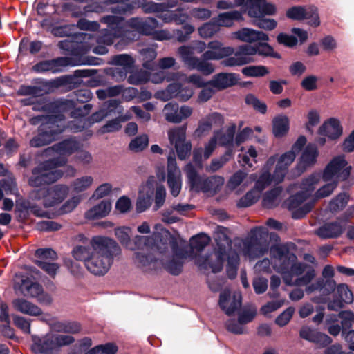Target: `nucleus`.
I'll return each instance as SVG.
<instances>
[{"label": "nucleus", "mask_w": 354, "mask_h": 354, "mask_svg": "<svg viewBox=\"0 0 354 354\" xmlns=\"http://www.w3.org/2000/svg\"><path fill=\"white\" fill-rule=\"evenodd\" d=\"M164 114L166 120L170 122L179 123L181 122L178 114V105L177 104L168 103L165 106Z\"/></svg>", "instance_id": "nucleus-47"}, {"label": "nucleus", "mask_w": 354, "mask_h": 354, "mask_svg": "<svg viewBox=\"0 0 354 354\" xmlns=\"http://www.w3.org/2000/svg\"><path fill=\"white\" fill-rule=\"evenodd\" d=\"M149 145V137L147 134H142L133 139L129 145V148L133 152H140L146 149Z\"/></svg>", "instance_id": "nucleus-48"}, {"label": "nucleus", "mask_w": 354, "mask_h": 354, "mask_svg": "<svg viewBox=\"0 0 354 354\" xmlns=\"http://www.w3.org/2000/svg\"><path fill=\"white\" fill-rule=\"evenodd\" d=\"M82 147V145L75 138L65 139L63 141L54 145L51 148L47 149L48 151H53L57 154L62 156L58 158H65L71 155L75 154L76 151Z\"/></svg>", "instance_id": "nucleus-23"}, {"label": "nucleus", "mask_w": 354, "mask_h": 354, "mask_svg": "<svg viewBox=\"0 0 354 354\" xmlns=\"http://www.w3.org/2000/svg\"><path fill=\"white\" fill-rule=\"evenodd\" d=\"M271 254L274 259V270L283 274V279L288 286H304L315 277V270L306 264L295 263L297 257L284 245L271 247Z\"/></svg>", "instance_id": "nucleus-2"}, {"label": "nucleus", "mask_w": 354, "mask_h": 354, "mask_svg": "<svg viewBox=\"0 0 354 354\" xmlns=\"http://www.w3.org/2000/svg\"><path fill=\"white\" fill-rule=\"evenodd\" d=\"M257 157V152L256 149L250 146L245 153L239 154L238 156L239 162L243 167H252L253 163H256V158Z\"/></svg>", "instance_id": "nucleus-45"}, {"label": "nucleus", "mask_w": 354, "mask_h": 354, "mask_svg": "<svg viewBox=\"0 0 354 354\" xmlns=\"http://www.w3.org/2000/svg\"><path fill=\"white\" fill-rule=\"evenodd\" d=\"M111 203L109 200H102L84 213V218L88 221L97 220L106 217L111 210Z\"/></svg>", "instance_id": "nucleus-27"}, {"label": "nucleus", "mask_w": 354, "mask_h": 354, "mask_svg": "<svg viewBox=\"0 0 354 354\" xmlns=\"http://www.w3.org/2000/svg\"><path fill=\"white\" fill-rule=\"evenodd\" d=\"M337 292L339 299L344 304H351L353 301L352 292L348 289V286L344 284L339 285L337 288Z\"/></svg>", "instance_id": "nucleus-58"}, {"label": "nucleus", "mask_w": 354, "mask_h": 354, "mask_svg": "<svg viewBox=\"0 0 354 354\" xmlns=\"http://www.w3.org/2000/svg\"><path fill=\"white\" fill-rule=\"evenodd\" d=\"M193 94L192 88L188 86L183 87L178 83H173L170 84L165 90L157 92L155 96L165 102L172 98L185 102L190 99Z\"/></svg>", "instance_id": "nucleus-16"}, {"label": "nucleus", "mask_w": 354, "mask_h": 354, "mask_svg": "<svg viewBox=\"0 0 354 354\" xmlns=\"http://www.w3.org/2000/svg\"><path fill=\"white\" fill-rule=\"evenodd\" d=\"M247 174L243 171L235 172L229 179L227 183V187L230 190H234L243 182L246 178Z\"/></svg>", "instance_id": "nucleus-56"}, {"label": "nucleus", "mask_w": 354, "mask_h": 354, "mask_svg": "<svg viewBox=\"0 0 354 354\" xmlns=\"http://www.w3.org/2000/svg\"><path fill=\"white\" fill-rule=\"evenodd\" d=\"M245 12L252 18L257 19L264 15H272L276 12L274 5L266 0H247Z\"/></svg>", "instance_id": "nucleus-20"}, {"label": "nucleus", "mask_w": 354, "mask_h": 354, "mask_svg": "<svg viewBox=\"0 0 354 354\" xmlns=\"http://www.w3.org/2000/svg\"><path fill=\"white\" fill-rule=\"evenodd\" d=\"M184 256L176 254L173 259L166 264V268L172 274L178 275L180 273L183 267Z\"/></svg>", "instance_id": "nucleus-51"}, {"label": "nucleus", "mask_w": 354, "mask_h": 354, "mask_svg": "<svg viewBox=\"0 0 354 354\" xmlns=\"http://www.w3.org/2000/svg\"><path fill=\"white\" fill-rule=\"evenodd\" d=\"M218 24V28L221 27H232L234 25V21H239L243 19L242 12L238 10H233L220 13L216 17L213 19Z\"/></svg>", "instance_id": "nucleus-33"}, {"label": "nucleus", "mask_w": 354, "mask_h": 354, "mask_svg": "<svg viewBox=\"0 0 354 354\" xmlns=\"http://www.w3.org/2000/svg\"><path fill=\"white\" fill-rule=\"evenodd\" d=\"M131 230L128 227H120L115 229V235L120 242L131 250L142 248L152 243V239L149 236H136L133 241L130 240Z\"/></svg>", "instance_id": "nucleus-15"}, {"label": "nucleus", "mask_w": 354, "mask_h": 354, "mask_svg": "<svg viewBox=\"0 0 354 354\" xmlns=\"http://www.w3.org/2000/svg\"><path fill=\"white\" fill-rule=\"evenodd\" d=\"M351 169V166L348 165L343 156L333 158L323 174V179L327 183L317 191L316 198L328 196L334 191L339 181L344 180L349 176Z\"/></svg>", "instance_id": "nucleus-8"}, {"label": "nucleus", "mask_w": 354, "mask_h": 354, "mask_svg": "<svg viewBox=\"0 0 354 354\" xmlns=\"http://www.w3.org/2000/svg\"><path fill=\"white\" fill-rule=\"evenodd\" d=\"M295 158L296 155L292 151L269 157L262 168L258 186L262 189L265 186L282 183Z\"/></svg>", "instance_id": "nucleus-4"}, {"label": "nucleus", "mask_w": 354, "mask_h": 354, "mask_svg": "<svg viewBox=\"0 0 354 354\" xmlns=\"http://www.w3.org/2000/svg\"><path fill=\"white\" fill-rule=\"evenodd\" d=\"M234 48L230 46H223L222 42L218 40L209 41L207 44V50L201 55V60H220L233 55Z\"/></svg>", "instance_id": "nucleus-21"}, {"label": "nucleus", "mask_w": 354, "mask_h": 354, "mask_svg": "<svg viewBox=\"0 0 354 354\" xmlns=\"http://www.w3.org/2000/svg\"><path fill=\"white\" fill-rule=\"evenodd\" d=\"M234 38L247 43L268 41V35L262 31L252 28H243L233 33Z\"/></svg>", "instance_id": "nucleus-25"}, {"label": "nucleus", "mask_w": 354, "mask_h": 354, "mask_svg": "<svg viewBox=\"0 0 354 354\" xmlns=\"http://www.w3.org/2000/svg\"><path fill=\"white\" fill-rule=\"evenodd\" d=\"M156 184L153 177L149 178L146 183L142 184L139 189L138 194L142 196L151 198L154 193L155 185Z\"/></svg>", "instance_id": "nucleus-57"}, {"label": "nucleus", "mask_w": 354, "mask_h": 354, "mask_svg": "<svg viewBox=\"0 0 354 354\" xmlns=\"http://www.w3.org/2000/svg\"><path fill=\"white\" fill-rule=\"evenodd\" d=\"M174 147L179 159L185 160L190 155L192 144L189 141L185 140Z\"/></svg>", "instance_id": "nucleus-63"}, {"label": "nucleus", "mask_w": 354, "mask_h": 354, "mask_svg": "<svg viewBox=\"0 0 354 354\" xmlns=\"http://www.w3.org/2000/svg\"><path fill=\"white\" fill-rule=\"evenodd\" d=\"M61 115H39L30 120L32 124L41 122L38 134L30 141V145L33 147H40L54 141L57 135L65 129Z\"/></svg>", "instance_id": "nucleus-6"}, {"label": "nucleus", "mask_w": 354, "mask_h": 354, "mask_svg": "<svg viewBox=\"0 0 354 354\" xmlns=\"http://www.w3.org/2000/svg\"><path fill=\"white\" fill-rule=\"evenodd\" d=\"M257 51L255 45H241L235 52L234 51V56L224 59L222 64L228 67L240 66L249 64L254 61L252 56L257 55Z\"/></svg>", "instance_id": "nucleus-14"}, {"label": "nucleus", "mask_w": 354, "mask_h": 354, "mask_svg": "<svg viewBox=\"0 0 354 354\" xmlns=\"http://www.w3.org/2000/svg\"><path fill=\"white\" fill-rule=\"evenodd\" d=\"M217 146V133L213 134L209 141L205 145L204 149H194L193 151L194 161L201 165L203 160H207L213 153Z\"/></svg>", "instance_id": "nucleus-28"}, {"label": "nucleus", "mask_w": 354, "mask_h": 354, "mask_svg": "<svg viewBox=\"0 0 354 354\" xmlns=\"http://www.w3.org/2000/svg\"><path fill=\"white\" fill-rule=\"evenodd\" d=\"M185 171L187 176L191 188L196 191L202 178L197 175L195 169L191 164H189L185 167Z\"/></svg>", "instance_id": "nucleus-52"}, {"label": "nucleus", "mask_w": 354, "mask_h": 354, "mask_svg": "<svg viewBox=\"0 0 354 354\" xmlns=\"http://www.w3.org/2000/svg\"><path fill=\"white\" fill-rule=\"evenodd\" d=\"M241 305V295L234 292L231 295L228 290H225L220 294L219 306L227 315H232Z\"/></svg>", "instance_id": "nucleus-22"}, {"label": "nucleus", "mask_w": 354, "mask_h": 354, "mask_svg": "<svg viewBox=\"0 0 354 354\" xmlns=\"http://www.w3.org/2000/svg\"><path fill=\"white\" fill-rule=\"evenodd\" d=\"M66 163V160L62 158H53L39 164L32 170V174L28 180V185L39 187L56 182L63 176V171L56 168L64 166Z\"/></svg>", "instance_id": "nucleus-9"}, {"label": "nucleus", "mask_w": 354, "mask_h": 354, "mask_svg": "<svg viewBox=\"0 0 354 354\" xmlns=\"http://www.w3.org/2000/svg\"><path fill=\"white\" fill-rule=\"evenodd\" d=\"M259 182V178L257 180L254 188L248 192L243 198L240 199L238 203L239 207H249L257 201L260 197L261 192L268 187L265 186L261 189L259 186H258Z\"/></svg>", "instance_id": "nucleus-37"}, {"label": "nucleus", "mask_w": 354, "mask_h": 354, "mask_svg": "<svg viewBox=\"0 0 354 354\" xmlns=\"http://www.w3.org/2000/svg\"><path fill=\"white\" fill-rule=\"evenodd\" d=\"M121 253L117 242L107 236H95L89 241V247L75 246L73 257L84 263L86 269L95 275H104L112 266L114 258Z\"/></svg>", "instance_id": "nucleus-1"}, {"label": "nucleus", "mask_w": 354, "mask_h": 354, "mask_svg": "<svg viewBox=\"0 0 354 354\" xmlns=\"http://www.w3.org/2000/svg\"><path fill=\"white\" fill-rule=\"evenodd\" d=\"M252 24L261 29L270 31L274 30L277 27V23L273 19H268L261 17L254 19L252 21Z\"/></svg>", "instance_id": "nucleus-55"}, {"label": "nucleus", "mask_w": 354, "mask_h": 354, "mask_svg": "<svg viewBox=\"0 0 354 354\" xmlns=\"http://www.w3.org/2000/svg\"><path fill=\"white\" fill-rule=\"evenodd\" d=\"M177 53L184 64L190 70L196 69L205 75H209L215 71V66L212 63L194 56V48L191 46L185 45L179 47Z\"/></svg>", "instance_id": "nucleus-12"}, {"label": "nucleus", "mask_w": 354, "mask_h": 354, "mask_svg": "<svg viewBox=\"0 0 354 354\" xmlns=\"http://www.w3.org/2000/svg\"><path fill=\"white\" fill-rule=\"evenodd\" d=\"M73 160L77 163L86 165L91 163L93 157L88 151L82 149V147L75 153V156H73Z\"/></svg>", "instance_id": "nucleus-62"}, {"label": "nucleus", "mask_w": 354, "mask_h": 354, "mask_svg": "<svg viewBox=\"0 0 354 354\" xmlns=\"http://www.w3.org/2000/svg\"><path fill=\"white\" fill-rule=\"evenodd\" d=\"M317 154V150L315 145H308L301 155L300 164L304 168L314 164Z\"/></svg>", "instance_id": "nucleus-42"}, {"label": "nucleus", "mask_w": 354, "mask_h": 354, "mask_svg": "<svg viewBox=\"0 0 354 354\" xmlns=\"http://www.w3.org/2000/svg\"><path fill=\"white\" fill-rule=\"evenodd\" d=\"M193 206L189 204H177L171 207L172 209H166L162 213V221L166 223H173L177 221V218L171 216L174 211L177 212L180 214L185 215L187 212L192 209Z\"/></svg>", "instance_id": "nucleus-35"}, {"label": "nucleus", "mask_w": 354, "mask_h": 354, "mask_svg": "<svg viewBox=\"0 0 354 354\" xmlns=\"http://www.w3.org/2000/svg\"><path fill=\"white\" fill-rule=\"evenodd\" d=\"M236 129V124H230L225 131H215L213 134L217 133V143L226 147L232 144Z\"/></svg>", "instance_id": "nucleus-38"}, {"label": "nucleus", "mask_w": 354, "mask_h": 354, "mask_svg": "<svg viewBox=\"0 0 354 354\" xmlns=\"http://www.w3.org/2000/svg\"><path fill=\"white\" fill-rule=\"evenodd\" d=\"M167 184L171 195L176 197L181 190L182 180L180 171L176 166L174 153L168 156Z\"/></svg>", "instance_id": "nucleus-17"}, {"label": "nucleus", "mask_w": 354, "mask_h": 354, "mask_svg": "<svg viewBox=\"0 0 354 354\" xmlns=\"http://www.w3.org/2000/svg\"><path fill=\"white\" fill-rule=\"evenodd\" d=\"M36 264L46 272L51 277H54L59 268V266L55 263L49 261H36Z\"/></svg>", "instance_id": "nucleus-60"}, {"label": "nucleus", "mask_w": 354, "mask_h": 354, "mask_svg": "<svg viewBox=\"0 0 354 354\" xmlns=\"http://www.w3.org/2000/svg\"><path fill=\"white\" fill-rule=\"evenodd\" d=\"M233 151L232 149L227 150L224 155L218 158L212 160L210 164L207 166L206 170L209 172H215L222 168L226 162H227L232 156Z\"/></svg>", "instance_id": "nucleus-44"}, {"label": "nucleus", "mask_w": 354, "mask_h": 354, "mask_svg": "<svg viewBox=\"0 0 354 354\" xmlns=\"http://www.w3.org/2000/svg\"><path fill=\"white\" fill-rule=\"evenodd\" d=\"M102 21L108 25L109 28L105 29L100 33V35L84 34L82 39L84 46L81 49L82 53H86L92 49L95 54L104 55L107 53L105 46L101 44L111 45L115 37L121 35L122 20L116 16H106L102 19Z\"/></svg>", "instance_id": "nucleus-5"}, {"label": "nucleus", "mask_w": 354, "mask_h": 354, "mask_svg": "<svg viewBox=\"0 0 354 354\" xmlns=\"http://www.w3.org/2000/svg\"><path fill=\"white\" fill-rule=\"evenodd\" d=\"M319 180V175H312L301 184L302 191L291 196L286 201V206L291 211L294 218H301L313 207L315 200L311 196L312 192Z\"/></svg>", "instance_id": "nucleus-7"}, {"label": "nucleus", "mask_w": 354, "mask_h": 354, "mask_svg": "<svg viewBox=\"0 0 354 354\" xmlns=\"http://www.w3.org/2000/svg\"><path fill=\"white\" fill-rule=\"evenodd\" d=\"M217 250L207 257L196 258L195 263L205 272L214 273L221 271L225 258H227V272L230 278L236 275L239 257L236 252L231 249V241L222 230L215 234Z\"/></svg>", "instance_id": "nucleus-3"}, {"label": "nucleus", "mask_w": 354, "mask_h": 354, "mask_svg": "<svg viewBox=\"0 0 354 354\" xmlns=\"http://www.w3.org/2000/svg\"><path fill=\"white\" fill-rule=\"evenodd\" d=\"M224 178L220 176H214L202 179L196 192L216 193L224 184Z\"/></svg>", "instance_id": "nucleus-32"}, {"label": "nucleus", "mask_w": 354, "mask_h": 354, "mask_svg": "<svg viewBox=\"0 0 354 354\" xmlns=\"http://www.w3.org/2000/svg\"><path fill=\"white\" fill-rule=\"evenodd\" d=\"M112 62L116 65L123 66L124 68H129L132 67L134 60L127 54H121L114 56Z\"/></svg>", "instance_id": "nucleus-59"}, {"label": "nucleus", "mask_w": 354, "mask_h": 354, "mask_svg": "<svg viewBox=\"0 0 354 354\" xmlns=\"http://www.w3.org/2000/svg\"><path fill=\"white\" fill-rule=\"evenodd\" d=\"M68 187L65 185H55L49 187L35 189L30 193L32 201H41L45 207L60 203L68 195Z\"/></svg>", "instance_id": "nucleus-11"}, {"label": "nucleus", "mask_w": 354, "mask_h": 354, "mask_svg": "<svg viewBox=\"0 0 354 354\" xmlns=\"http://www.w3.org/2000/svg\"><path fill=\"white\" fill-rule=\"evenodd\" d=\"M344 229L342 222L335 221L328 223L320 227L317 234L324 239L335 238L339 236Z\"/></svg>", "instance_id": "nucleus-31"}, {"label": "nucleus", "mask_w": 354, "mask_h": 354, "mask_svg": "<svg viewBox=\"0 0 354 354\" xmlns=\"http://www.w3.org/2000/svg\"><path fill=\"white\" fill-rule=\"evenodd\" d=\"M267 238L268 230L265 227L252 229L249 236L241 245L243 255L250 260L263 256L269 248Z\"/></svg>", "instance_id": "nucleus-10"}, {"label": "nucleus", "mask_w": 354, "mask_h": 354, "mask_svg": "<svg viewBox=\"0 0 354 354\" xmlns=\"http://www.w3.org/2000/svg\"><path fill=\"white\" fill-rule=\"evenodd\" d=\"M93 180L91 176H83L77 178L71 184L72 190L76 193L84 192L92 186Z\"/></svg>", "instance_id": "nucleus-41"}, {"label": "nucleus", "mask_w": 354, "mask_h": 354, "mask_svg": "<svg viewBox=\"0 0 354 354\" xmlns=\"http://www.w3.org/2000/svg\"><path fill=\"white\" fill-rule=\"evenodd\" d=\"M289 130V119L285 115L276 116L272 120V131L276 137H282Z\"/></svg>", "instance_id": "nucleus-36"}, {"label": "nucleus", "mask_w": 354, "mask_h": 354, "mask_svg": "<svg viewBox=\"0 0 354 354\" xmlns=\"http://www.w3.org/2000/svg\"><path fill=\"white\" fill-rule=\"evenodd\" d=\"M342 133V128L339 121L335 118H331L325 122L319 129V134L320 136H327L332 140L339 138Z\"/></svg>", "instance_id": "nucleus-30"}, {"label": "nucleus", "mask_w": 354, "mask_h": 354, "mask_svg": "<svg viewBox=\"0 0 354 354\" xmlns=\"http://www.w3.org/2000/svg\"><path fill=\"white\" fill-rule=\"evenodd\" d=\"M13 306L17 310L30 316H39L42 313L41 308L24 299H15Z\"/></svg>", "instance_id": "nucleus-34"}, {"label": "nucleus", "mask_w": 354, "mask_h": 354, "mask_svg": "<svg viewBox=\"0 0 354 354\" xmlns=\"http://www.w3.org/2000/svg\"><path fill=\"white\" fill-rule=\"evenodd\" d=\"M348 197L346 194H339L335 199H333L329 205L330 211L336 212L342 209L348 203Z\"/></svg>", "instance_id": "nucleus-61"}, {"label": "nucleus", "mask_w": 354, "mask_h": 354, "mask_svg": "<svg viewBox=\"0 0 354 354\" xmlns=\"http://www.w3.org/2000/svg\"><path fill=\"white\" fill-rule=\"evenodd\" d=\"M168 138L174 146L186 140V127H178L168 131Z\"/></svg>", "instance_id": "nucleus-40"}, {"label": "nucleus", "mask_w": 354, "mask_h": 354, "mask_svg": "<svg viewBox=\"0 0 354 354\" xmlns=\"http://www.w3.org/2000/svg\"><path fill=\"white\" fill-rule=\"evenodd\" d=\"M286 16L294 20L308 19V24L315 27L320 24L317 9L315 7L294 6L286 11Z\"/></svg>", "instance_id": "nucleus-19"}, {"label": "nucleus", "mask_w": 354, "mask_h": 354, "mask_svg": "<svg viewBox=\"0 0 354 354\" xmlns=\"http://www.w3.org/2000/svg\"><path fill=\"white\" fill-rule=\"evenodd\" d=\"M241 72L247 77H263L269 73L268 68L261 65L245 67Z\"/></svg>", "instance_id": "nucleus-50"}, {"label": "nucleus", "mask_w": 354, "mask_h": 354, "mask_svg": "<svg viewBox=\"0 0 354 354\" xmlns=\"http://www.w3.org/2000/svg\"><path fill=\"white\" fill-rule=\"evenodd\" d=\"M142 57V66L147 69H153L154 66L153 60L157 56L156 50L153 48H147L140 50Z\"/></svg>", "instance_id": "nucleus-49"}, {"label": "nucleus", "mask_w": 354, "mask_h": 354, "mask_svg": "<svg viewBox=\"0 0 354 354\" xmlns=\"http://www.w3.org/2000/svg\"><path fill=\"white\" fill-rule=\"evenodd\" d=\"M118 351V347L113 344H106L97 346L85 354H115Z\"/></svg>", "instance_id": "nucleus-54"}, {"label": "nucleus", "mask_w": 354, "mask_h": 354, "mask_svg": "<svg viewBox=\"0 0 354 354\" xmlns=\"http://www.w3.org/2000/svg\"><path fill=\"white\" fill-rule=\"evenodd\" d=\"M20 290L22 295L26 297L36 298L37 301L44 304H50L52 301L51 297L44 293L41 285L36 282L31 281L26 278L21 280Z\"/></svg>", "instance_id": "nucleus-18"}, {"label": "nucleus", "mask_w": 354, "mask_h": 354, "mask_svg": "<svg viewBox=\"0 0 354 354\" xmlns=\"http://www.w3.org/2000/svg\"><path fill=\"white\" fill-rule=\"evenodd\" d=\"M210 239L205 234L193 236L190 241L192 251H201L209 243Z\"/></svg>", "instance_id": "nucleus-53"}, {"label": "nucleus", "mask_w": 354, "mask_h": 354, "mask_svg": "<svg viewBox=\"0 0 354 354\" xmlns=\"http://www.w3.org/2000/svg\"><path fill=\"white\" fill-rule=\"evenodd\" d=\"M281 190V187H277L267 192L263 197V206L267 208H272L277 206L281 201L279 195Z\"/></svg>", "instance_id": "nucleus-43"}, {"label": "nucleus", "mask_w": 354, "mask_h": 354, "mask_svg": "<svg viewBox=\"0 0 354 354\" xmlns=\"http://www.w3.org/2000/svg\"><path fill=\"white\" fill-rule=\"evenodd\" d=\"M178 4L177 0H171L167 3H157L154 2H148L143 8L146 12H158L164 11L168 8H174Z\"/></svg>", "instance_id": "nucleus-46"}, {"label": "nucleus", "mask_w": 354, "mask_h": 354, "mask_svg": "<svg viewBox=\"0 0 354 354\" xmlns=\"http://www.w3.org/2000/svg\"><path fill=\"white\" fill-rule=\"evenodd\" d=\"M190 16L196 19L205 21L211 17L212 12L205 8H194L190 10Z\"/></svg>", "instance_id": "nucleus-64"}, {"label": "nucleus", "mask_w": 354, "mask_h": 354, "mask_svg": "<svg viewBox=\"0 0 354 354\" xmlns=\"http://www.w3.org/2000/svg\"><path fill=\"white\" fill-rule=\"evenodd\" d=\"M50 106L54 110L53 115H63V113L70 111L71 116L74 118H82L88 115L92 108L90 104H85L82 106L75 107L74 102L70 100L57 101L51 104ZM64 118H63L62 122L64 125Z\"/></svg>", "instance_id": "nucleus-13"}, {"label": "nucleus", "mask_w": 354, "mask_h": 354, "mask_svg": "<svg viewBox=\"0 0 354 354\" xmlns=\"http://www.w3.org/2000/svg\"><path fill=\"white\" fill-rule=\"evenodd\" d=\"M197 30L198 35L203 39L212 38L220 31L218 24L214 19L203 24Z\"/></svg>", "instance_id": "nucleus-39"}, {"label": "nucleus", "mask_w": 354, "mask_h": 354, "mask_svg": "<svg viewBox=\"0 0 354 354\" xmlns=\"http://www.w3.org/2000/svg\"><path fill=\"white\" fill-rule=\"evenodd\" d=\"M209 82L216 91H219L236 84L237 78L233 73H220L214 75Z\"/></svg>", "instance_id": "nucleus-29"}, {"label": "nucleus", "mask_w": 354, "mask_h": 354, "mask_svg": "<svg viewBox=\"0 0 354 354\" xmlns=\"http://www.w3.org/2000/svg\"><path fill=\"white\" fill-rule=\"evenodd\" d=\"M223 124V118L221 114L217 113H212L199 122L195 133L198 137L203 136L207 134L213 127H220Z\"/></svg>", "instance_id": "nucleus-26"}, {"label": "nucleus", "mask_w": 354, "mask_h": 354, "mask_svg": "<svg viewBox=\"0 0 354 354\" xmlns=\"http://www.w3.org/2000/svg\"><path fill=\"white\" fill-rule=\"evenodd\" d=\"M32 350L35 353L50 354L56 350L54 334L48 333L42 337H32Z\"/></svg>", "instance_id": "nucleus-24"}]
</instances>
